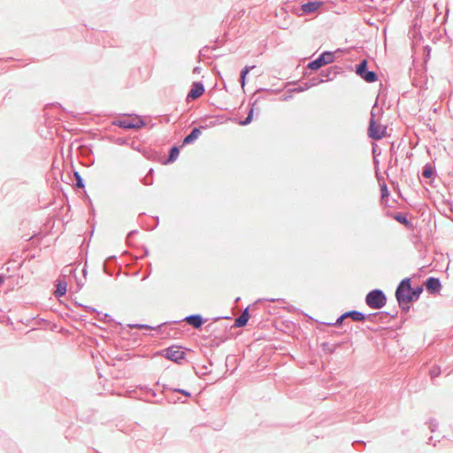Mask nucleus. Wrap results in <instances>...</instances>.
Instances as JSON below:
<instances>
[{"instance_id":"7ed1b4c3","label":"nucleus","mask_w":453,"mask_h":453,"mask_svg":"<svg viewBox=\"0 0 453 453\" xmlns=\"http://www.w3.org/2000/svg\"><path fill=\"white\" fill-rule=\"evenodd\" d=\"M366 303L372 309H380L386 304V296L380 290H372L366 296Z\"/></svg>"},{"instance_id":"f3484780","label":"nucleus","mask_w":453,"mask_h":453,"mask_svg":"<svg viewBox=\"0 0 453 453\" xmlns=\"http://www.w3.org/2000/svg\"><path fill=\"white\" fill-rule=\"evenodd\" d=\"M423 288L421 287H418L413 288V292H411V302L417 300L419 297V295L422 293Z\"/></svg>"},{"instance_id":"4468645a","label":"nucleus","mask_w":453,"mask_h":453,"mask_svg":"<svg viewBox=\"0 0 453 453\" xmlns=\"http://www.w3.org/2000/svg\"><path fill=\"white\" fill-rule=\"evenodd\" d=\"M187 321L189 325L196 328H198L203 324V319L199 315H194L187 318Z\"/></svg>"},{"instance_id":"0eeeda50","label":"nucleus","mask_w":453,"mask_h":453,"mask_svg":"<svg viewBox=\"0 0 453 453\" xmlns=\"http://www.w3.org/2000/svg\"><path fill=\"white\" fill-rule=\"evenodd\" d=\"M163 356L173 362L180 363L185 357V353L179 347H171L164 350Z\"/></svg>"},{"instance_id":"9d476101","label":"nucleus","mask_w":453,"mask_h":453,"mask_svg":"<svg viewBox=\"0 0 453 453\" xmlns=\"http://www.w3.org/2000/svg\"><path fill=\"white\" fill-rule=\"evenodd\" d=\"M350 317L355 321H362L365 319V315L359 311H349L342 315L336 321V324L340 325L345 318Z\"/></svg>"},{"instance_id":"20e7f679","label":"nucleus","mask_w":453,"mask_h":453,"mask_svg":"<svg viewBox=\"0 0 453 453\" xmlns=\"http://www.w3.org/2000/svg\"><path fill=\"white\" fill-rule=\"evenodd\" d=\"M117 125L123 128H141L144 126L143 120L138 116L124 118L118 121Z\"/></svg>"},{"instance_id":"1a4fd4ad","label":"nucleus","mask_w":453,"mask_h":453,"mask_svg":"<svg viewBox=\"0 0 453 453\" xmlns=\"http://www.w3.org/2000/svg\"><path fill=\"white\" fill-rule=\"evenodd\" d=\"M322 4H323V3L319 2V1L310 2L307 4H303L301 6V9L303 13H306V14L313 13L316 11H318L322 6Z\"/></svg>"},{"instance_id":"b1692460","label":"nucleus","mask_w":453,"mask_h":453,"mask_svg":"<svg viewBox=\"0 0 453 453\" xmlns=\"http://www.w3.org/2000/svg\"><path fill=\"white\" fill-rule=\"evenodd\" d=\"M174 391H177V392H180L181 394H183L184 395L186 396H190V393L186 391V390H182V389H174Z\"/></svg>"},{"instance_id":"aec40b11","label":"nucleus","mask_w":453,"mask_h":453,"mask_svg":"<svg viewBox=\"0 0 453 453\" xmlns=\"http://www.w3.org/2000/svg\"><path fill=\"white\" fill-rule=\"evenodd\" d=\"M434 172L432 170V168L430 167H427L426 168L424 171H423V176L426 177V178H430L432 175H433Z\"/></svg>"},{"instance_id":"6ab92c4d","label":"nucleus","mask_w":453,"mask_h":453,"mask_svg":"<svg viewBox=\"0 0 453 453\" xmlns=\"http://www.w3.org/2000/svg\"><path fill=\"white\" fill-rule=\"evenodd\" d=\"M253 111H254L253 109H250V111L249 112V115L246 118V119L241 123L242 125H248V124H250L252 121Z\"/></svg>"},{"instance_id":"2eb2a0df","label":"nucleus","mask_w":453,"mask_h":453,"mask_svg":"<svg viewBox=\"0 0 453 453\" xmlns=\"http://www.w3.org/2000/svg\"><path fill=\"white\" fill-rule=\"evenodd\" d=\"M66 293V283L65 282H58L57 285V289L55 291L56 296H62Z\"/></svg>"},{"instance_id":"6e6552de","label":"nucleus","mask_w":453,"mask_h":453,"mask_svg":"<svg viewBox=\"0 0 453 453\" xmlns=\"http://www.w3.org/2000/svg\"><path fill=\"white\" fill-rule=\"evenodd\" d=\"M204 92V88L202 83L195 82L192 86L191 90L188 94V99L195 100L200 97Z\"/></svg>"},{"instance_id":"39448f33","label":"nucleus","mask_w":453,"mask_h":453,"mask_svg":"<svg viewBox=\"0 0 453 453\" xmlns=\"http://www.w3.org/2000/svg\"><path fill=\"white\" fill-rule=\"evenodd\" d=\"M334 54L331 52H324L317 59L313 60L309 64V68L312 70H318L320 67L330 64L334 61Z\"/></svg>"},{"instance_id":"a211bd4d","label":"nucleus","mask_w":453,"mask_h":453,"mask_svg":"<svg viewBox=\"0 0 453 453\" xmlns=\"http://www.w3.org/2000/svg\"><path fill=\"white\" fill-rule=\"evenodd\" d=\"M179 153H180V151L177 147L172 148L171 152H170L169 160L170 161L175 160L177 158V157L179 156Z\"/></svg>"},{"instance_id":"423d86ee","label":"nucleus","mask_w":453,"mask_h":453,"mask_svg":"<svg viewBox=\"0 0 453 453\" xmlns=\"http://www.w3.org/2000/svg\"><path fill=\"white\" fill-rule=\"evenodd\" d=\"M366 60H363L357 67V73L361 76L367 82H374L377 80V75L374 72L366 70Z\"/></svg>"},{"instance_id":"f8f14e48","label":"nucleus","mask_w":453,"mask_h":453,"mask_svg":"<svg viewBox=\"0 0 453 453\" xmlns=\"http://www.w3.org/2000/svg\"><path fill=\"white\" fill-rule=\"evenodd\" d=\"M250 319V315L247 311H244L237 319L234 320V326L236 327L243 326L247 324Z\"/></svg>"},{"instance_id":"f257e3e1","label":"nucleus","mask_w":453,"mask_h":453,"mask_svg":"<svg viewBox=\"0 0 453 453\" xmlns=\"http://www.w3.org/2000/svg\"><path fill=\"white\" fill-rule=\"evenodd\" d=\"M411 292H413V288L411 286V280L409 278L403 280L395 291V296L400 305H408L411 303Z\"/></svg>"},{"instance_id":"9b49d317","label":"nucleus","mask_w":453,"mask_h":453,"mask_svg":"<svg viewBox=\"0 0 453 453\" xmlns=\"http://www.w3.org/2000/svg\"><path fill=\"white\" fill-rule=\"evenodd\" d=\"M426 287L427 290L431 292H436L441 288V283L438 279L435 278H429L426 282Z\"/></svg>"},{"instance_id":"dca6fc26","label":"nucleus","mask_w":453,"mask_h":453,"mask_svg":"<svg viewBox=\"0 0 453 453\" xmlns=\"http://www.w3.org/2000/svg\"><path fill=\"white\" fill-rule=\"evenodd\" d=\"M249 72H250V67H248V66L243 68L242 71L241 72V85L242 88H244V86H245L246 75L249 73Z\"/></svg>"},{"instance_id":"393cba45","label":"nucleus","mask_w":453,"mask_h":453,"mask_svg":"<svg viewBox=\"0 0 453 453\" xmlns=\"http://www.w3.org/2000/svg\"><path fill=\"white\" fill-rule=\"evenodd\" d=\"M3 282H4V278L0 277V285L3 284Z\"/></svg>"},{"instance_id":"4be33fe9","label":"nucleus","mask_w":453,"mask_h":453,"mask_svg":"<svg viewBox=\"0 0 453 453\" xmlns=\"http://www.w3.org/2000/svg\"><path fill=\"white\" fill-rule=\"evenodd\" d=\"M395 219L399 221V222H402V223H406L407 222V219L405 217L402 216V215H397L395 217Z\"/></svg>"},{"instance_id":"412c9836","label":"nucleus","mask_w":453,"mask_h":453,"mask_svg":"<svg viewBox=\"0 0 453 453\" xmlns=\"http://www.w3.org/2000/svg\"><path fill=\"white\" fill-rule=\"evenodd\" d=\"M381 194L383 198L388 196V191L386 185L381 187Z\"/></svg>"},{"instance_id":"ddd939ff","label":"nucleus","mask_w":453,"mask_h":453,"mask_svg":"<svg viewBox=\"0 0 453 453\" xmlns=\"http://www.w3.org/2000/svg\"><path fill=\"white\" fill-rule=\"evenodd\" d=\"M201 134V131L199 128H194L191 133L186 136V138L183 141L184 144H188L197 139Z\"/></svg>"},{"instance_id":"f03ea898","label":"nucleus","mask_w":453,"mask_h":453,"mask_svg":"<svg viewBox=\"0 0 453 453\" xmlns=\"http://www.w3.org/2000/svg\"><path fill=\"white\" fill-rule=\"evenodd\" d=\"M387 127L378 123L374 119V114L371 113L368 134L372 139L379 140L385 136Z\"/></svg>"},{"instance_id":"5701e85b","label":"nucleus","mask_w":453,"mask_h":453,"mask_svg":"<svg viewBox=\"0 0 453 453\" xmlns=\"http://www.w3.org/2000/svg\"><path fill=\"white\" fill-rule=\"evenodd\" d=\"M75 176L77 178V186L79 188H82L83 187V184H82V181H81V177L78 175V173H75Z\"/></svg>"}]
</instances>
